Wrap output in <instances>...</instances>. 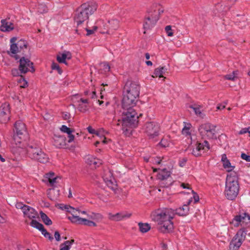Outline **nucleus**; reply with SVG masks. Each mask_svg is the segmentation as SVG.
Wrapping results in <instances>:
<instances>
[{
  "label": "nucleus",
  "mask_w": 250,
  "mask_h": 250,
  "mask_svg": "<svg viewBox=\"0 0 250 250\" xmlns=\"http://www.w3.org/2000/svg\"><path fill=\"white\" fill-rule=\"evenodd\" d=\"M24 211L23 212L24 216L30 219L36 218L38 216V213L34 208L29 206L25 207Z\"/></svg>",
  "instance_id": "obj_22"
},
{
  "label": "nucleus",
  "mask_w": 250,
  "mask_h": 250,
  "mask_svg": "<svg viewBox=\"0 0 250 250\" xmlns=\"http://www.w3.org/2000/svg\"><path fill=\"white\" fill-rule=\"evenodd\" d=\"M192 193L193 194V199L194 200V203H197L199 200V196L193 190H191Z\"/></svg>",
  "instance_id": "obj_56"
},
{
  "label": "nucleus",
  "mask_w": 250,
  "mask_h": 250,
  "mask_svg": "<svg viewBox=\"0 0 250 250\" xmlns=\"http://www.w3.org/2000/svg\"><path fill=\"white\" fill-rule=\"evenodd\" d=\"M239 191L238 178L235 172H230L228 174L226 180L224 194L227 199L233 200L237 196Z\"/></svg>",
  "instance_id": "obj_2"
},
{
  "label": "nucleus",
  "mask_w": 250,
  "mask_h": 250,
  "mask_svg": "<svg viewBox=\"0 0 250 250\" xmlns=\"http://www.w3.org/2000/svg\"><path fill=\"white\" fill-rule=\"evenodd\" d=\"M250 129V127L242 128L239 131V134H243L249 132V130Z\"/></svg>",
  "instance_id": "obj_57"
},
{
  "label": "nucleus",
  "mask_w": 250,
  "mask_h": 250,
  "mask_svg": "<svg viewBox=\"0 0 250 250\" xmlns=\"http://www.w3.org/2000/svg\"><path fill=\"white\" fill-rule=\"evenodd\" d=\"M138 226L140 230L143 233L146 232L150 229V226L147 223H139Z\"/></svg>",
  "instance_id": "obj_37"
},
{
  "label": "nucleus",
  "mask_w": 250,
  "mask_h": 250,
  "mask_svg": "<svg viewBox=\"0 0 250 250\" xmlns=\"http://www.w3.org/2000/svg\"><path fill=\"white\" fill-rule=\"evenodd\" d=\"M164 8L159 4L154 3L152 4L147 10V14L153 18L157 17V20L159 19L160 15L164 12Z\"/></svg>",
  "instance_id": "obj_16"
},
{
  "label": "nucleus",
  "mask_w": 250,
  "mask_h": 250,
  "mask_svg": "<svg viewBox=\"0 0 250 250\" xmlns=\"http://www.w3.org/2000/svg\"><path fill=\"white\" fill-rule=\"evenodd\" d=\"M242 159L246 160L247 162H250V156L247 155L244 153H242L241 155Z\"/></svg>",
  "instance_id": "obj_54"
},
{
  "label": "nucleus",
  "mask_w": 250,
  "mask_h": 250,
  "mask_svg": "<svg viewBox=\"0 0 250 250\" xmlns=\"http://www.w3.org/2000/svg\"><path fill=\"white\" fill-rule=\"evenodd\" d=\"M247 234V231L244 228L238 230L229 244V250H238L245 240Z\"/></svg>",
  "instance_id": "obj_6"
},
{
  "label": "nucleus",
  "mask_w": 250,
  "mask_h": 250,
  "mask_svg": "<svg viewBox=\"0 0 250 250\" xmlns=\"http://www.w3.org/2000/svg\"><path fill=\"white\" fill-rule=\"evenodd\" d=\"M108 26L110 31L115 30L119 26V21L116 19H112L107 21Z\"/></svg>",
  "instance_id": "obj_32"
},
{
  "label": "nucleus",
  "mask_w": 250,
  "mask_h": 250,
  "mask_svg": "<svg viewBox=\"0 0 250 250\" xmlns=\"http://www.w3.org/2000/svg\"><path fill=\"white\" fill-rule=\"evenodd\" d=\"M97 9V4L94 2L84 3L78 7L75 12L74 20L78 25L87 20Z\"/></svg>",
  "instance_id": "obj_4"
},
{
  "label": "nucleus",
  "mask_w": 250,
  "mask_h": 250,
  "mask_svg": "<svg viewBox=\"0 0 250 250\" xmlns=\"http://www.w3.org/2000/svg\"><path fill=\"white\" fill-rule=\"evenodd\" d=\"M165 30L168 36L171 37L173 35V33L172 31L171 26L170 25H167L165 27Z\"/></svg>",
  "instance_id": "obj_49"
},
{
  "label": "nucleus",
  "mask_w": 250,
  "mask_h": 250,
  "mask_svg": "<svg viewBox=\"0 0 250 250\" xmlns=\"http://www.w3.org/2000/svg\"><path fill=\"white\" fill-rule=\"evenodd\" d=\"M87 129L88 131L91 134H94L95 133V130L90 126H88L87 128Z\"/></svg>",
  "instance_id": "obj_61"
},
{
  "label": "nucleus",
  "mask_w": 250,
  "mask_h": 250,
  "mask_svg": "<svg viewBox=\"0 0 250 250\" xmlns=\"http://www.w3.org/2000/svg\"><path fill=\"white\" fill-rule=\"evenodd\" d=\"M22 81L23 82V83L22 85H21V87H22V88H25L26 87V86H27L28 85V83L27 82V81L22 78Z\"/></svg>",
  "instance_id": "obj_63"
},
{
  "label": "nucleus",
  "mask_w": 250,
  "mask_h": 250,
  "mask_svg": "<svg viewBox=\"0 0 250 250\" xmlns=\"http://www.w3.org/2000/svg\"><path fill=\"white\" fill-rule=\"evenodd\" d=\"M237 72L233 71V72L229 74L226 75L224 76L225 79L235 81L237 79Z\"/></svg>",
  "instance_id": "obj_40"
},
{
  "label": "nucleus",
  "mask_w": 250,
  "mask_h": 250,
  "mask_svg": "<svg viewBox=\"0 0 250 250\" xmlns=\"http://www.w3.org/2000/svg\"><path fill=\"white\" fill-rule=\"evenodd\" d=\"M131 216V213L128 212H120L115 214L111 213L109 214V218L111 220L114 221H119L126 218H129Z\"/></svg>",
  "instance_id": "obj_18"
},
{
  "label": "nucleus",
  "mask_w": 250,
  "mask_h": 250,
  "mask_svg": "<svg viewBox=\"0 0 250 250\" xmlns=\"http://www.w3.org/2000/svg\"><path fill=\"white\" fill-rule=\"evenodd\" d=\"M78 224H80V225H85V226H89V227H96L97 226V225L96 224L92 221H90V220H88L87 219H86L85 218H82V219H81V220L79 221V222L78 223Z\"/></svg>",
  "instance_id": "obj_35"
},
{
  "label": "nucleus",
  "mask_w": 250,
  "mask_h": 250,
  "mask_svg": "<svg viewBox=\"0 0 250 250\" xmlns=\"http://www.w3.org/2000/svg\"><path fill=\"white\" fill-rule=\"evenodd\" d=\"M189 107L190 108H191L193 109V110L194 111L195 114L203 118L204 116V114L202 113L201 110V107L200 106L197 105H190L189 106Z\"/></svg>",
  "instance_id": "obj_34"
},
{
  "label": "nucleus",
  "mask_w": 250,
  "mask_h": 250,
  "mask_svg": "<svg viewBox=\"0 0 250 250\" xmlns=\"http://www.w3.org/2000/svg\"><path fill=\"white\" fill-rule=\"evenodd\" d=\"M18 47L20 50L21 52H24V49H27V43L26 41L24 40H20L17 43H16Z\"/></svg>",
  "instance_id": "obj_36"
},
{
  "label": "nucleus",
  "mask_w": 250,
  "mask_h": 250,
  "mask_svg": "<svg viewBox=\"0 0 250 250\" xmlns=\"http://www.w3.org/2000/svg\"><path fill=\"white\" fill-rule=\"evenodd\" d=\"M1 23L0 28L2 31H10L14 29L13 24L6 20H2Z\"/></svg>",
  "instance_id": "obj_25"
},
{
  "label": "nucleus",
  "mask_w": 250,
  "mask_h": 250,
  "mask_svg": "<svg viewBox=\"0 0 250 250\" xmlns=\"http://www.w3.org/2000/svg\"><path fill=\"white\" fill-rule=\"evenodd\" d=\"M170 172L166 169H164L159 172L157 177L161 180H165L167 179L170 176Z\"/></svg>",
  "instance_id": "obj_33"
},
{
  "label": "nucleus",
  "mask_w": 250,
  "mask_h": 250,
  "mask_svg": "<svg viewBox=\"0 0 250 250\" xmlns=\"http://www.w3.org/2000/svg\"><path fill=\"white\" fill-rule=\"evenodd\" d=\"M19 69L21 73L26 74L28 72H34L35 69L33 63L28 59L22 57L19 61Z\"/></svg>",
  "instance_id": "obj_10"
},
{
  "label": "nucleus",
  "mask_w": 250,
  "mask_h": 250,
  "mask_svg": "<svg viewBox=\"0 0 250 250\" xmlns=\"http://www.w3.org/2000/svg\"><path fill=\"white\" fill-rule=\"evenodd\" d=\"M53 140L54 145L57 147H63L66 145V139L63 136L55 135Z\"/></svg>",
  "instance_id": "obj_20"
},
{
  "label": "nucleus",
  "mask_w": 250,
  "mask_h": 250,
  "mask_svg": "<svg viewBox=\"0 0 250 250\" xmlns=\"http://www.w3.org/2000/svg\"><path fill=\"white\" fill-rule=\"evenodd\" d=\"M103 179L106 185L111 189L114 190L116 189L117 184L110 171L105 172L103 176Z\"/></svg>",
  "instance_id": "obj_17"
},
{
  "label": "nucleus",
  "mask_w": 250,
  "mask_h": 250,
  "mask_svg": "<svg viewBox=\"0 0 250 250\" xmlns=\"http://www.w3.org/2000/svg\"><path fill=\"white\" fill-rule=\"evenodd\" d=\"M41 217L43 223L46 225H51L52 224V221L49 217L42 211L40 212Z\"/></svg>",
  "instance_id": "obj_38"
},
{
  "label": "nucleus",
  "mask_w": 250,
  "mask_h": 250,
  "mask_svg": "<svg viewBox=\"0 0 250 250\" xmlns=\"http://www.w3.org/2000/svg\"><path fill=\"white\" fill-rule=\"evenodd\" d=\"M78 102L82 103H79L78 106V108L79 111L84 113L88 110V106L86 104H83L88 103V99H83V98H81L80 100L78 101Z\"/></svg>",
  "instance_id": "obj_28"
},
{
  "label": "nucleus",
  "mask_w": 250,
  "mask_h": 250,
  "mask_svg": "<svg viewBox=\"0 0 250 250\" xmlns=\"http://www.w3.org/2000/svg\"><path fill=\"white\" fill-rule=\"evenodd\" d=\"M231 223L235 227H238L239 225L243 227L250 226V216L246 213L236 215Z\"/></svg>",
  "instance_id": "obj_14"
},
{
  "label": "nucleus",
  "mask_w": 250,
  "mask_h": 250,
  "mask_svg": "<svg viewBox=\"0 0 250 250\" xmlns=\"http://www.w3.org/2000/svg\"><path fill=\"white\" fill-rule=\"evenodd\" d=\"M12 74L13 76H21V79H22V77L21 76V71L19 70V69L17 68H14L11 71Z\"/></svg>",
  "instance_id": "obj_46"
},
{
  "label": "nucleus",
  "mask_w": 250,
  "mask_h": 250,
  "mask_svg": "<svg viewBox=\"0 0 250 250\" xmlns=\"http://www.w3.org/2000/svg\"><path fill=\"white\" fill-rule=\"evenodd\" d=\"M56 176H55V173L54 172H50L45 174L44 178L49 182L52 178H54ZM43 181H45L46 180H43Z\"/></svg>",
  "instance_id": "obj_47"
},
{
  "label": "nucleus",
  "mask_w": 250,
  "mask_h": 250,
  "mask_svg": "<svg viewBox=\"0 0 250 250\" xmlns=\"http://www.w3.org/2000/svg\"><path fill=\"white\" fill-rule=\"evenodd\" d=\"M64 209L71 214V216H68L67 218L72 223L78 224L82 219V217L79 216L80 214V209L79 208H74L68 205H65L64 206Z\"/></svg>",
  "instance_id": "obj_13"
},
{
  "label": "nucleus",
  "mask_w": 250,
  "mask_h": 250,
  "mask_svg": "<svg viewBox=\"0 0 250 250\" xmlns=\"http://www.w3.org/2000/svg\"><path fill=\"white\" fill-rule=\"evenodd\" d=\"M97 28H98V26H95L93 27V29H86V31H87L86 35L89 36V35H90L93 34L94 31L95 30H96L97 29Z\"/></svg>",
  "instance_id": "obj_53"
},
{
  "label": "nucleus",
  "mask_w": 250,
  "mask_h": 250,
  "mask_svg": "<svg viewBox=\"0 0 250 250\" xmlns=\"http://www.w3.org/2000/svg\"><path fill=\"white\" fill-rule=\"evenodd\" d=\"M16 134L14 135V139L18 143H21L24 139L27 133L25 124L21 121H17L15 124Z\"/></svg>",
  "instance_id": "obj_8"
},
{
  "label": "nucleus",
  "mask_w": 250,
  "mask_h": 250,
  "mask_svg": "<svg viewBox=\"0 0 250 250\" xmlns=\"http://www.w3.org/2000/svg\"><path fill=\"white\" fill-rule=\"evenodd\" d=\"M221 162L223 164L224 168L228 172H231L235 167L234 166L231 165L229 160L227 158L225 154H223L221 156Z\"/></svg>",
  "instance_id": "obj_23"
},
{
  "label": "nucleus",
  "mask_w": 250,
  "mask_h": 250,
  "mask_svg": "<svg viewBox=\"0 0 250 250\" xmlns=\"http://www.w3.org/2000/svg\"><path fill=\"white\" fill-rule=\"evenodd\" d=\"M223 5L221 4H218L216 5V10L217 11V12H216V11L215 10L214 11V14L215 15H217L218 14V13H222V14H221V15H223L224 14V11L223 10V9H224V7H223Z\"/></svg>",
  "instance_id": "obj_44"
},
{
  "label": "nucleus",
  "mask_w": 250,
  "mask_h": 250,
  "mask_svg": "<svg viewBox=\"0 0 250 250\" xmlns=\"http://www.w3.org/2000/svg\"><path fill=\"white\" fill-rule=\"evenodd\" d=\"M100 67L101 68L103 69L104 72H109L110 68L108 63L106 62L101 63L100 64Z\"/></svg>",
  "instance_id": "obj_43"
},
{
  "label": "nucleus",
  "mask_w": 250,
  "mask_h": 250,
  "mask_svg": "<svg viewBox=\"0 0 250 250\" xmlns=\"http://www.w3.org/2000/svg\"><path fill=\"white\" fill-rule=\"evenodd\" d=\"M60 129L62 132L66 133L67 134L72 133L73 132V131L70 128L68 127L65 125H62L60 128Z\"/></svg>",
  "instance_id": "obj_45"
},
{
  "label": "nucleus",
  "mask_w": 250,
  "mask_h": 250,
  "mask_svg": "<svg viewBox=\"0 0 250 250\" xmlns=\"http://www.w3.org/2000/svg\"><path fill=\"white\" fill-rule=\"evenodd\" d=\"M51 67H52V69L53 70H57L59 73L61 74L62 71L59 67V65L57 63L53 62L52 64Z\"/></svg>",
  "instance_id": "obj_51"
},
{
  "label": "nucleus",
  "mask_w": 250,
  "mask_h": 250,
  "mask_svg": "<svg viewBox=\"0 0 250 250\" xmlns=\"http://www.w3.org/2000/svg\"><path fill=\"white\" fill-rule=\"evenodd\" d=\"M98 28L99 29V32L102 34H110V31L109 29L107 22L104 23L103 21H99L98 24Z\"/></svg>",
  "instance_id": "obj_29"
},
{
  "label": "nucleus",
  "mask_w": 250,
  "mask_h": 250,
  "mask_svg": "<svg viewBox=\"0 0 250 250\" xmlns=\"http://www.w3.org/2000/svg\"><path fill=\"white\" fill-rule=\"evenodd\" d=\"M48 11V9L45 5L44 4H39L38 6V12L41 14L46 13Z\"/></svg>",
  "instance_id": "obj_42"
},
{
  "label": "nucleus",
  "mask_w": 250,
  "mask_h": 250,
  "mask_svg": "<svg viewBox=\"0 0 250 250\" xmlns=\"http://www.w3.org/2000/svg\"><path fill=\"white\" fill-rule=\"evenodd\" d=\"M140 84L138 82L127 81L124 88V93L129 94L136 96H139L140 94Z\"/></svg>",
  "instance_id": "obj_11"
},
{
  "label": "nucleus",
  "mask_w": 250,
  "mask_h": 250,
  "mask_svg": "<svg viewBox=\"0 0 250 250\" xmlns=\"http://www.w3.org/2000/svg\"><path fill=\"white\" fill-rule=\"evenodd\" d=\"M30 225L33 227L37 229H39L42 232V233L43 236L48 232L47 230L44 228L42 224L39 223L35 220H32V221L30 223Z\"/></svg>",
  "instance_id": "obj_30"
},
{
  "label": "nucleus",
  "mask_w": 250,
  "mask_h": 250,
  "mask_svg": "<svg viewBox=\"0 0 250 250\" xmlns=\"http://www.w3.org/2000/svg\"><path fill=\"white\" fill-rule=\"evenodd\" d=\"M145 129L146 133L149 138L152 139L158 136L160 131V126L156 122H147L145 124Z\"/></svg>",
  "instance_id": "obj_9"
},
{
  "label": "nucleus",
  "mask_w": 250,
  "mask_h": 250,
  "mask_svg": "<svg viewBox=\"0 0 250 250\" xmlns=\"http://www.w3.org/2000/svg\"><path fill=\"white\" fill-rule=\"evenodd\" d=\"M62 117L64 120H67L70 117V114L68 112H63L62 114Z\"/></svg>",
  "instance_id": "obj_59"
},
{
  "label": "nucleus",
  "mask_w": 250,
  "mask_h": 250,
  "mask_svg": "<svg viewBox=\"0 0 250 250\" xmlns=\"http://www.w3.org/2000/svg\"><path fill=\"white\" fill-rule=\"evenodd\" d=\"M124 109L125 111L123 112L122 120V121L119 120V123L117 124V125H120V124H122V130L127 131L128 128L135 127L137 125L138 118L139 116L142 115V114L140 113L138 115L133 107Z\"/></svg>",
  "instance_id": "obj_3"
},
{
  "label": "nucleus",
  "mask_w": 250,
  "mask_h": 250,
  "mask_svg": "<svg viewBox=\"0 0 250 250\" xmlns=\"http://www.w3.org/2000/svg\"><path fill=\"white\" fill-rule=\"evenodd\" d=\"M10 108L7 103H4L0 106V122L5 123L9 120Z\"/></svg>",
  "instance_id": "obj_15"
},
{
  "label": "nucleus",
  "mask_w": 250,
  "mask_h": 250,
  "mask_svg": "<svg viewBox=\"0 0 250 250\" xmlns=\"http://www.w3.org/2000/svg\"><path fill=\"white\" fill-rule=\"evenodd\" d=\"M215 128V125L206 123L200 126L199 131L201 135L206 136L208 139H216Z\"/></svg>",
  "instance_id": "obj_7"
},
{
  "label": "nucleus",
  "mask_w": 250,
  "mask_h": 250,
  "mask_svg": "<svg viewBox=\"0 0 250 250\" xmlns=\"http://www.w3.org/2000/svg\"><path fill=\"white\" fill-rule=\"evenodd\" d=\"M192 148L190 149L191 150V154L195 157L200 156L201 155L202 151L204 149L203 144L196 142L194 146H192Z\"/></svg>",
  "instance_id": "obj_21"
},
{
  "label": "nucleus",
  "mask_w": 250,
  "mask_h": 250,
  "mask_svg": "<svg viewBox=\"0 0 250 250\" xmlns=\"http://www.w3.org/2000/svg\"><path fill=\"white\" fill-rule=\"evenodd\" d=\"M68 137L69 138V140L68 141V143H71L72 141H73L74 139V136L72 135L71 133H70L69 134H68Z\"/></svg>",
  "instance_id": "obj_60"
},
{
  "label": "nucleus",
  "mask_w": 250,
  "mask_h": 250,
  "mask_svg": "<svg viewBox=\"0 0 250 250\" xmlns=\"http://www.w3.org/2000/svg\"><path fill=\"white\" fill-rule=\"evenodd\" d=\"M27 206H28L24 205L22 203H18L16 205V208L18 209H21L23 212L24 211V208H26L25 207Z\"/></svg>",
  "instance_id": "obj_50"
},
{
  "label": "nucleus",
  "mask_w": 250,
  "mask_h": 250,
  "mask_svg": "<svg viewBox=\"0 0 250 250\" xmlns=\"http://www.w3.org/2000/svg\"><path fill=\"white\" fill-rule=\"evenodd\" d=\"M157 21V17L156 15L154 18H153L152 16L147 14L144 22V28L145 29H150L155 25Z\"/></svg>",
  "instance_id": "obj_19"
},
{
  "label": "nucleus",
  "mask_w": 250,
  "mask_h": 250,
  "mask_svg": "<svg viewBox=\"0 0 250 250\" xmlns=\"http://www.w3.org/2000/svg\"><path fill=\"white\" fill-rule=\"evenodd\" d=\"M86 163L90 166H93L94 167H99L102 164V161L99 159L93 157L92 156H88L86 160Z\"/></svg>",
  "instance_id": "obj_27"
},
{
  "label": "nucleus",
  "mask_w": 250,
  "mask_h": 250,
  "mask_svg": "<svg viewBox=\"0 0 250 250\" xmlns=\"http://www.w3.org/2000/svg\"><path fill=\"white\" fill-rule=\"evenodd\" d=\"M226 104H218L217 106V109H223L225 108L226 107Z\"/></svg>",
  "instance_id": "obj_64"
},
{
  "label": "nucleus",
  "mask_w": 250,
  "mask_h": 250,
  "mask_svg": "<svg viewBox=\"0 0 250 250\" xmlns=\"http://www.w3.org/2000/svg\"><path fill=\"white\" fill-rule=\"evenodd\" d=\"M44 236L46 238H48L49 240L52 241L53 239V237L51 235L49 232H47Z\"/></svg>",
  "instance_id": "obj_62"
},
{
  "label": "nucleus",
  "mask_w": 250,
  "mask_h": 250,
  "mask_svg": "<svg viewBox=\"0 0 250 250\" xmlns=\"http://www.w3.org/2000/svg\"><path fill=\"white\" fill-rule=\"evenodd\" d=\"M167 72V68L165 66H160L154 70L153 75L151 77L155 78L159 77V78H164L163 75H165Z\"/></svg>",
  "instance_id": "obj_26"
},
{
  "label": "nucleus",
  "mask_w": 250,
  "mask_h": 250,
  "mask_svg": "<svg viewBox=\"0 0 250 250\" xmlns=\"http://www.w3.org/2000/svg\"><path fill=\"white\" fill-rule=\"evenodd\" d=\"M16 40L17 39L16 38H13L10 40V42L12 44L10 46V52L12 54H16L18 53L21 52L16 43H15Z\"/></svg>",
  "instance_id": "obj_31"
},
{
  "label": "nucleus",
  "mask_w": 250,
  "mask_h": 250,
  "mask_svg": "<svg viewBox=\"0 0 250 250\" xmlns=\"http://www.w3.org/2000/svg\"><path fill=\"white\" fill-rule=\"evenodd\" d=\"M139 97L124 93L122 100V107L123 109L134 107L138 101Z\"/></svg>",
  "instance_id": "obj_12"
},
{
  "label": "nucleus",
  "mask_w": 250,
  "mask_h": 250,
  "mask_svg": "<svg viewBox=\"0 0 250 250\" xmlns=\"http://www.w3.org/2000/svg\"><path fill=\"white\" fill-rule=\"evenodd\" d=\"M151 159V161H152V162L154 163H155L157 164H160L162 161L160 157L152 158Z\"/></svg>",
  "instance_id": "obj_55"
},
{
  "label": "nucleus",
  "mask_w": 250,
  "mask_h": 250,
  "mask_svg": "<svg viewBox=\"0 0 250 250\" xmlns=\"http://www.w3.org/2000/svg\"><path fill=\"white\" fill-rule=\"evenodd\" d=\"M72 57L71 54L69 51H64L60 53L57 57V60L60 63H66V60H70Z\"/></svg>",
  "instance_id": "obj_24"
},
{
  "label": "nucleus",
  "mask_w": 250,
  "mask_h": 250,
  "mask_svg": "<svg viewBox=\"0 0 250 250\" xmlns=\"http://www.w3.org/2000/svg\"><path fill=\"white\" fill-rule=\"evenodd\" d=\"M184 124L185 125L182 129V134L186 136H189L190 135L189 130L191 126V125L189 123L186 124V123H184Z\"/></svg>",
  "instance_id": "obj_39"
},
{
  "label": "nucleus",
  "mask_w": 250,
  "mask_h": 250,
  "mask_svg": "<svg viewBox=\"0 0 250 250\" xmlns=\"http://www.w3.org/2000/svg\"><path fill=\"white\" fill-rule=\"evenodd\" d=\"M59 179H60V178L58 176H56L54 178H52L51 179V180L49 181L50 186H51L52 187L54 186L55 185V184H56L57 183H58V180Z\"/></svg>",
  "instance_id": "obj_48"
},
{
  "label": "nucleus",
  "mask_w": 250,
  "mask_h": 250,
  "mask_svg": "<svg viewBox=\"0 0 250 250\" xmlns=\"http://www.w3.org/2000/svg\"><path fill=\"white\" fill-rule=\"evenodd\" d=\"M189 208L188 205H184L175 210L170 208H159L151 213L153 221L157 223L158 230L163 233H167L173 228L172 219L175 214L186 216L188 214Z\"/></svg>",
  "instance_id": "obj_1"
},
{
  "label": "nucleus",
  "mask_w": 250,
  "mask_h": 250,
  "mask_svg": "<svg viewBox=\"0 0 250 250\" xmlns=\"http://www.w3.org/2000/svg\"><path fill=\"white\" fill-rule=\"evenodd\" d=\"M70 248V247L68 245V244H66L65 242L61 245V249L60 250H69Z\"/></svg>",
  "instance_id": "obj_52"
},
{
  "label": "nucleus",
  "mask_w": 250,
  "mask_h": 250,
  "mask_svg": "<svg viewBox=\"0 0 250 250\" xmlns=\"http://www.w3.org/2000/svg\"><path fill=\"white\" fill-rule=\"evenodd\" d=\"M26 149L28 156L31 159L41 163H46L48 161L47 155L37 145H29Z\"/></svg>",
  "instance_id": "obj_5"
},
{
  "label": "nucleus",
  "mask_w": 250,
  "mask_h": 250,
  "mask_svg": "<svg viewBox=\"0 0 250 250\" xmlns=\"http://www.w3.org/2000/svg\"><path fill=\"white\" fill-rule=\"evenodd\" d=\"M161 146L164 147H168L170 145V140L167 137L163 138L160 143Z\"/></svg>",
  "instance_id": "obj_41"
},
{
  "label": "nucleus",
  "mask_w": 250,
  "mask_h": 250,
  "mask_svg": "<svg viewBox=\"0 0 250 250\" xmlns=\"http://www.w3.org/2000/svg\"><path fill=\"white\" fill-rule=\"evenodd\" d=\"M54 237L56 241H60L61 240V236L60 233L58 231H56L54 234Z\"/></svg>",
  "instance_id": "obj_58"
}]
</instances>
